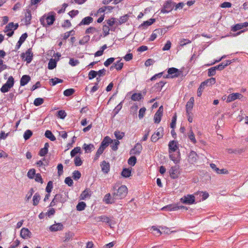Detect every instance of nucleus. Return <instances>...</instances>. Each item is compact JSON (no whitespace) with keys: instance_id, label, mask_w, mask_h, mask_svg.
<instances>
[{"instance_id":"nucleus-14","label":"nucleus","mask_w":248,"mask_h":248,"mask_svg":"<svg viewBox=\"0 0 248 248\" xmlns=\"http://www.w3.org/2000/svg\"><path fill=\"white\" fill-rule=\"evenodd\" d=\"M112 142L113 140L108 136H106L102 141L100 146L105 149Z\"/></svg>"},{"instance_id":"nucleus-40","label":"nucleus","mask_w":248,"mask_h":248,"mask_svg":"<svg viewBox=\"0 0 248 248\" xmlns=\"http://www.w3.org/2000/svg\"><path fill=\"white\" fill-rule=\"evenodd\" d=\"M188 137L190 141L193 143H196L197 141L195 138V135L194 133L193 132L192 129H191L188 134Z\"/></svg>"},{"instance_id":"nucleus-43","label":"nucleus","mask_w":248,"mask_h":248,"mask_svg":"<svg viewBox=\"0 0 248 248\" xmlns=\"http://www.w3.org/2000/svg\"><path fill=\"white\" fill-rule=\"evenodd\" d=\"M81 150L80 147H77L74 148L70 153L71 156L72 157L75 156L78 153H80Z\"/></svg>"},{"instance_id":"nucleus-27","label":"nucleus","mask_w":248,"mask_h":248,"mask_svg":"<svg viewBox=\"0 0 248 248\" xmlns=\"http://www.w3.org/2000/svg\"><path fill=\"white\" fill-rule=\"evenodd\" d=\"M93 18L91 16H87L84 18L80 23L79 24V26L82 25H89L90 23L92 22Z\"/></svg>"},{"instance_id":"nucleus-41","label":"nucleus","mask_w":248,"mask_h":248,"mask_svg":"<svg viewBox=\"0 0 248 248\" xmlns=\"http://www.w3.org/2000/svg\"><path fill=\"white\" fill-rule=\"evenodd\" d=\"M114 135L117 139L121 140L124 137V133L117 130L114 132Z\"/></svg>"},{"instance_id":"nucleus-50","label":"nucleus","mask_w":248,"mask_h":248,"mask_svg":"<svg viewBox=\"0 0 248 248\" xmlns=\"http://www.w3.org/2000/svg\"><path fill=\"white\" fill-rule=\"evenodd\" d=\"M162 116V114H159V113L156 112L154 116L155 123L158 124L161 120Z\"/></svg>"},{"instance_id":"nucleus-29","label":"nucleus","mask_w":248,"mask_h":248,"mask_svg":"<svg viewBox=\"0 0 248 248\" xmlns=\"http://www.w3.org/2000/svg\"><path fill=\"white\" fill-rule=\"evenodd\" d=\"M62 196L61 194H56L54 199L52 200L50 204V206H54L56 205V202H59Z\"/></svg>"},{"instance_id":"nucleus-10","label":"nucleus","mask_w":248,"mask_h":248,"mask_svg":"<svg viewBox=\"0 0 248 248\" xmlns=\"http://www.w3.org/2000/svg\"><path fill=\"white\" fill-rule=\"evenodd\" d=\"M114 197L112 193L110 194V193H108L106 194L104 197L103 201L106 204H112L115 202L117 200L116 199L114 198Z\"/></svg>"},{"instance_id":"nucleus-9","label":"nucleus","mask_w":248,"mask_h":248,"mask_svg":"<svg viewBox=\"0 0 248 248\" xmlns=\"http://www.w3.org/2000/svg\"><path fill=\"white\" fill-rule=\"evenodd\" d=\"M142 149V147L141 144L137 143L135 144L134 147L132 148L130 151V155H139Z\"/></svg>"},{"instance_id":"nucleus-63","label":"nucleus","mask_w":248,"mask_h":248,"mask_svg":"<svg viewBox=\"0 0 248 248\" xmlns=\"http://www.w3.org/2000/svg\"><path fill=\"white\" fill-rule=\"evenodd\" d=\"M79 63L78 60H75L73 58L70 59L69 63L72 66H75L78 65Z\"/></svg>"},{"instance_id":"nucleus-23","label":"nucleus","mask_w":248,"mask_h":248,"mask_svg":"<svg viewBox=\"0 0 248 248\" xmlns=\"http://www.w3.org/2000/svg\"><path fill=\"white\" fill-rule=\"evenodd\" d=\"M124 64L121 62V61H118L116 63H114L110 67V70H112L114 68H115L117 70H120L122 69Z\"/></svg>"},{"instance_id":"nucleus-45","label":"nucleus","mask_w":248,"mask_h":248,"mask_svg":"<svg viewBox=\"0 0 248 248\" xmlns=\"http://www.w3.org/2000/svg\"><path fill=\"white\" fill-rule=\"evenodd\" d=\"M137 162V158L135 156H131L128 160V163L129 165L134 166Z\"/></svg>"},{"instance_id":"nucleus-24","label":"nucleus","mask_w":248,"mask_h":248,"mask_svg":"<svg viewBox=\"0 0 248 248\" xmlns=\"http://www.w3.org/2000/svg\"><path fill=\"white\" fill-rule=\"evenodd\" d=\"M170 158L174 162V163H178L179 162L180 158V153L179 151L177 152L176 156L175 154H173L172 153L170 154Z\"/></svg>"},{"instance_id":"nucleus-22","label":"nucleus","mask_w":248,"mask_h":248,"mask_svg":"<svg viewBox=\"0 0 248 248\" xmlns=\"http://www.w3.org/2000/svg\"><path fill=\"white\" fill-rule=\"evenodd\" d=\"M180 209V207L176 204H169L162 208V210L177 211Z\"/></svg>"},{"instance_id":"nucleus-38","label":"nucleus","mask_w":248,"mask_h":248,"mask_svg":"<svg viewBox=\"0 0 248 248\" xmlns=\"http://www.w3.org/2000/svg\"><path fill=\"white\" fill-rule=\"evenodd\" d=\"M131 171L129 169H124L122 172V175L124 177H129L131 175Z\"/></svg>"},{"instance_id":"nucleus-12","label":"nucleus","mask_w":248,"mask_h":248,"mask_svg":"<svg viewBox=\"0 0 248 248\" xmlns=\"http://www.w3.org/2000/svg\"><path fill=\"white\" fill-rule=\"evenodd\" d=\"M25 55H26L25 61H26L28 63H30L31 62L33 57V54L31 49H29L26 51L25 53H22L21 57L24 58Z\"/></svg>"},{"instance_id":"nucleus-52","label":"nucleus","mask_w":248,"mask_h":248,"mask_svg":"<svg viewBox=\"0 0 248 248\" xmlns=\"http://www.w3.org/2000/svg\"><path fill=\"white\" fill-rule=\"evenodd\" d=\"M120 144V142L118 140H115L112 144L110 145L111 149L113 151H116L118 149V146Z\"/></svg>"},{"instance_id":"nucleus-36","label":"nucleus","mask_w":248,"mask_h":248,"mask_svg":"<svg viewBox=\"0 0 248 248\" xmlns=\"http://www.w3.org/2000/svg\"><path fill=\"white\" fill-rule=\"evenodd\" d=\"M40 200V196L39 193H36L33 197V205L36 206Z\"/></svg>"},{"instance_id":"nucleus-15","label":"nucleus","mask_w":248,"mask_h":248,"mask_svg":"<svg viewBox=\"0 0 248 248\" xmlns=\"http://www.w3.org/2000/svg\"><path fill=\"white\" fill-rule=\"evenodd\" d=\"M198 158V155L197 153L192 151L190 152L188 155V160L190 163H194L197 161Z\"/></svg>"},{"instance_id":"nucleus-31","label":"nucleus","mask_w":248,"mask_h":248,"mask_svg":"<svg viewBox=\"0 0 248 248\" xmlns=\"http://www.w3.org/2000/svg\"><path fill=\"white\" fill-rule=\"evenodd\" d=\"M45 135L46 138L49 139L51 141H55L56 140V138L52 134V133L50 130H46L45 132Z\"/></svg>"},{"instance_id":"nucleus-5","label":"nucleus","mask_w":248,"mask_h":248,"mask_svg":"<svg viewBox=\"0 0 248 248\" xmlns=\"http://www.w3.org/2000/svg\"><path fill=\"white\" fill-rule=\"evenodd\" d=\"M163 128L162 127H159L156 131L152 136L151 140L152 142H155L157 141L160 138L163 136Z\"/></svg>"},{"instance_id":"nucleus-11","label":"nucleus","mask_w":248,"mask_h":248,"mask_svg":"<svg viewBox=\"0 0 248 248\" xmlns=\"http://www.w3.org/2000/svg\"><path fill=\"white\" fill-rule=\"evenodd\" d=\"M20 236L25 239L30 238L31 236V232L26 228H23L20 231Z\"/></svg>"},{"instance_id":"nucleus-48","label":"nucleus","mask_w":248,"mask_h":248,"mask_svg":"<svg viewBox=\"0 0 248 248\" xmlns=\"http://www.w3.org/2000/svg\"><path fill=\"white\" fill-rule=\"evenodd\" d=\"M14 27V24L13 22L9 23L5 28L4 32H9L10 31H13L12 30Z\"/></svg>"},{"instance_id":"nucleus-49","label":"nucleus","mask_w":248,"mask_h":248,"mask_svg":"<svg viewBox=\"0 0 248 248\" xmlns=\"http://www.w3.org/2000/svg\"><path fill=\"white\" fill-rule=\"evenodd\" d=\"M97 75V73L96 71L91 70L88 74V78L90 80H91L95 78Z\"/></svg>"},{"instance_id":"nucleus-47","label":"nucleus","mask_w":248,"mask_h":248,"mask_svg":"<svg viewBox=\"0 0 248 248\" xmlns=\"http://www.w3.org/2000/svg\"><path fill=\"white\" fill-rule=\"evenodd\" d=\"M90 36L89 35L84 36L82 39L79 40V44L81 45H84L90 40Z\"/></svg>"},{"instance_id":"nucleus-58","label":"nucleus","mask_w":248,"mask_h":248,"mask_svg":"<svg viewBox=\"0 0 248 248\" xmlns=\"http://www.w3.org/2000/svg\"><path fill=\"white\" fill-rule=\"evenodd\" d=\"M81 177V173L78 170H75L73 173V178L75 180H78Z\"/></svg>"},{"instance_id":"nucleus-53","label":"nucleus","mask_w":248,"mask_h":248,"mask_svg":"<svg viewBox=\"0 0 248 248\" xmlns=\"http://www.w3.org/2000/svg\"><path fill=\"white\" fill-rule=\"evenodd\" d=\"M74 163L76 166H80L82 164V161L78 156H76L74 159Z\"/></svg>"},{"instance_id":"nucleus-21","label":"nucleus","mask_w":248,"mask_h":248,"mask_svg":"<svg viewBox=\"0 0 248 248\" xmlns=\"http://www.w3.org/2000/svg\"><path fill=\"white\" fill-rule=\"evenodd\" d=\"M102 171L105 173H108L110 170V165L109 163L106 161H103L101 165Z\"/></svg>"},{"instance_id":"nucleus-57","label":"nucleus","mask_w":248,"mask_h":248,"mask_svg":"<svg viewBox=\"0 0 248 248\" xmlns=\"http://www.w3.org/2000/svg\"><path fill=\"white\" fill-rule=\"evenodd\" d=\"M35 174V170L33 169H32L28 171L27 176L29 178L32 179Z\"/></svg>"},{"instance_id":"nucleus-20","label":"nucleus","mask_w":248,"mask_h":248,"mask_svg":"<svg viewBox=\"0 0 248 248\" xmlns=\"http://www.w3.org/2000/svg\"><path fill=\"white\" fill-rule=\"evenodd\" d=\"M26 12L25 15V24L28 25L31 24V10L29 9L26 10Z\"/></svg>"},{"instance_id":"nucleus-51","label":"nucleus","mask_w":248,"mask_h":248,"mask_svg":"<svg viewBox=\"0 0 248 248\" xmlns=\"http://www.w3.org/2000/svg\"><path fill=\"white\" fill-rule=\"evenodd\" d=\"M166 84V82L164 81H161L156 83L155 85V87L157 89V91H160L162 89V88Z\"/></svg>"},{"instance_id":"nucleus-56","label":"nucleus","mask_w":248,"mask_h":248,"mask_svg":"<svg viewBox=\"0 0 248 248\" xmlns=\"http://www.w3.org/2000/svg\"><path fill=\"white\" fill-rule=\"evenodd\" d=\"M243 28V25H242L241 23L237 24L235 25L234 26L232 27L231 31H236L240 29Z\"/></svg>"},{"instance_id":"nucleus-1","label":"nucleus","mask_w":248,"mask_h":248,"mask_svg":"<svg viewBox=\"0 0 248 248\" xmlns=\"http://www.w3.org/2000/svg\"><path fill=\"white\" fill-rule=\"evenodd\" d=\"M112 195L114 199L117 200L124 199L127 194L128 189L124 185H121L119 186L118 185L115 184L112 188Z\"/></svg>"},{"instance_id":"nucleus-33","label":"nucleus","mask_w":248,"mask_h":248,"mask_svg":"<svg viewBox=\"0 0 248 248\" xmlns=\"http://www.w3.org/2000/svg\"><path fill=\"white\" fill-rule=\"evenodd\" d=\"M155 21V19L154 18H150L149 20L144 21L140 27H144L145 28L148 27L150 25H151Z\"/></svg>"},{"instance_id":"nucleus-17","label":"nucleus","mask_w":248,"mask_h":248,"mask_svg":"<svg viewBox=\"0 0 248 248\" xmlns=\"http://www.w3.org/2000/svg\"><path fill=\"white\" fill-rule=\"evenodd\" d=\"M63 229V225L61 223L54 224L49 227V230L51 232H56L58 231H62Z\"/></svg>"},{"instance_id":"nucleus-13","label":"nucleus","mask_w":248,"mask_h":248,"mask_svg":"<svg viewBox=\"0 0 248 248\" xmlns=\"http://www.w3.org/2000/svg\"><path fill=\"white\" fill-rule=\"evenodd\" d=\"M168 73L169 75L171 76V78H173L178 77L180 75L181 72L178 69L172 67L168 69Z\"/></svg>"},{"instance_id":"nucleus-44","label":"nucleus","mask_w":248,"mask_h":248,"mask_svg":"<svg viewBox=\"0 0 248 248\" xmlns=\"http://www.w3.org/2000/svg\"><path fill=\"white\" fill-rule=\"evenodd\" d=\"M32 135V132L30 130H27L23 135L24 138L25 140H29Z\"/></svg>"},{"instance_id":"nucleus-55","label":"nucleus","mask_w":248,"mask_h":248,"mask_svg":"<svg viewBox=\"0 0 248 248\" xmlns=\"http://www.w3.org/2000/svg\"><path fill=\"white\" fill-rule=\"evenodd\" d=\"M53 188V182L52 181H49L47 184L46 187V191L50 193L52 190Z\"/></svg>"},{"instance_id":"nucleus-39","label":"nucleus","mask_w":248,"mask_h":248,"mask_svg":"<svg viewBox=\"0 0 248 248\" xmlns=\"http://www.w3.org/2000/svg\"><path fill=\"white\" fill-rule=\"evenodd\" d=\"M86 206V203L83 202H79L77 205V210L79 211H83Z\"/></svg>"},{"instance_id":"nucleus-6","label":"nucleus","mask_w":248,"mask_h":248,"mask_svg":"<svg viewBox=\"0 0 248 248\" xmlns=\"http://www.w3.org/2000/svg\"><path fill=\"white\" fill-rule=\"evenodd\" d=\"M180 200L183 203L191 204L194 203L195 199L192 195H187L183 197Z\"/></svg>"},{"instance_id":"nucleus-3","label":"nucleus","mask_w":248,"mask_h":248,"mask_svg":"<svg viewBox=\"0 0 248 248\" xmlns=\"http://www.w3.org/2000/svg\"><path fill=\"white\" fill-rule=\"evenodd\" d=\"M14 79L12 76L9 77L7 82L2 85L0 88V91L2 93L8 92L9 90L13 87L14 84Z\"/></svg>"},{"instance_id":"nucleus-16","label":"nucleus","mask_w":248,"mask_h":248,"mask_svg":"<svg viewBox=\"0 0 248 248\" xmlns=\"http://www.w3.org/2000/svg\"><path fill=\"white\" fill-rule=\"evenodd\" d=\"M169 154L177 151L178 149L177 142L174 140L170 141L169 143Z\"/></svg>"},{"instance_id":"nucleus-60","label":"nucleus","mask_w":248,"mask_h":248,"mask_svg":"<svg viewBox=\"0 0 248 248\" xmlns=\"http://www.w3.org/2000/svg\"><path fill=\"white\" fill-rule=\"evenodd\" d=\"M216 70L214 67L209 68L208 70V76L209 77L213 76L216 75Z\"/></svg>"},{"instance_id":"nucleus-26","label":"nucleus","mask_w":248,"mask_h":248,"mask_svg":"<svg viewBox=\"0 0 248 248\" xmlns=\"http://www.w3.org/2000/svg\"><path fill=\"white\" fill-rule=\"evenodd\" d=\"M31 80V78L28 75H24L20 79V85L25 86Z\"/></svg>"},{"instance_id":"nucleus-19","label":"nucleus","mask_w":248,"mask_h":248,"mask_svg":"<svg viewBox=\"0 0 248 248\" xmlns=\"http://www.w3.org/2000/svg\"><path fill=\"white\" fill-rule=\"evenodd\" d=\"M211 168L214 170L218 174H227L228 173V170L225 169H219L216 167V165L214 163L210 164Z\"/></svg>"},{"instance_id":"nucleus-54","label":"nucleus","mask_w":248,"mask_h":248,"mask_svg":"<svg viewBox=\"0 0 248 248\" xmlns=\"http://www.w3.org/2000/svg\"><path fill=\"white\" fill-rule=\"evenodd\" d=\"M44 102V99L42 98H37L34 101V105L35 106H39Z\"/></svg>"},{"instance_id":"nucleus-30","label":"nucleus","mask_w":248,"mask_h":248,"mask_svg":"<svg viewBox=\"0 0 248 248\" xmlns=\"http://www.w3.org/2000/svg\"><path fill=\"white\" fill-rule=\"evenodd\" d=\"M160 31L161 30L160 29L155 30L152 33L149 38V41H153L155 40L157 37L158 34L160 33Z\"/></svg>"},{"instance_id":"nucleus-25","label":"nucleus","mask_w":248,"mask_h":248,"mask_svg":"<svg viewBox=\"0 0 248 248\" xmlns=\"http://www.w3.org/2000/svg\"><path fill=\"white\" fill-rule=\"evenodd\" d=\"M216 83V78H211L209 79H207L204 81L202 82V86H209L214 84Z\"/></svg>"},{"instance_id":"nucleus-42","label":"nucleus","mask_w":248,"mask_h":248,"mask_svg":"<svg viewBox=\"0 0 248 248\" xmlns=\"http://www.w3.org/2000/svg\"><path fill=\"white\" fill-rule=\"evenodd\" d=\"M193 104L189 103L188 102H187L186 105V115H189L190 113H191V110L193 107Z\"/></svg>"},{"instance_id":"nucleus-4","label":"nucleus","mask_w":248,"mask_h":248,"mask_svg":"<svg viewBox=\"0 0 248 248\" xmlns=\"http://www.w3.org/2000/svg\"><path fill=\"white\" fill-rule=\"evenodd\" d=\"M175 3L171 0H168L164 4L163 8L161 10V12L163 13H168L173 9Z\"/></svg>"},{"instance_id":"nucleus-64","label":"nucleus","mask_w":248,"mask_h":248,"mask_svg":"<svg viewBox=\"0 0 248 248\" xmlns=\"http://www.w3.org/2000/svg\"><path fill=\"white\" fill-rule=\"evenodd\" d=\"M114 58H108V59L104 62V65L106 67H108V66L109 65H110L111 63H113V62H114Z\"/></svg>"},{"instance_id":"nucleus-8","label":"nucleus","mask_w":248,"mask_h":248,"mask_svg":"<svg viewBox=\"0 0 248 248\" xmlns=\"http://www.w3.org/2000/svg\"><path fill=\"white\" fill-rule=\"evenodd\" d=\"M94 219L97 222H105L108 224V225L111 227L112 220L108 217L106 216H101L99 217H96L94 218Z\"/></svg>"},{"instance_id":"nucleus-59","label":"nucleus","mask_w":248,"mask_h":248,"mask_svg":"<svg viewBox=\"0 0 248 248\" xmlns=\"http://www.w3.org/2000/svg\"><path fill=\"white\" fill-rule=\"evenodd\" d=\"M89 191L88 190H84L82 192L80 195V200H85L89 196Z\"/></svg>"},{"instance_id":"nucleus-7","label":"nucleus","mask_w":248,"mask_h":248,"mask_svg":"<svg viewBox=\"0 0 248 248\" xmlns=\"http://www.w3.org/2000/svg\"><path fill=\"white\" fill-rule=\"evenodd\" d=\"M169 173L171 178L176 179L178 178L180 174L179 166L175 165L172 167L169 170Z\"/></svg>"},{"instance_id":"nucleus-18","label":"nucleus","mask_w":248,"mask_h":248,"mask_svg":"<svg viewBox=\"0 0 248 248\" xmlns=\"http://www.w3.org/2000/svg\"><path fill=\"white\" fill-rule=\"evenodd\" d=\"M241 96L242 94L239 93H233L230 94L228 96L226 102L228 103L232 102L237 98H239Z\"/></svg>"},{"instance_id":"nucleus-32","label":"nucleus","mask_w":248,"mask_h":248,"mask_svg":"<svg viewBox=\"0 0 248 248\" xmlns=\"http://www.w3.org/2000/svg\"><path fill=\"white\" fill-rule=\"evenodd\" d=\"M128 17L129 16L127 14L122 16L118 20V22H117V25H121L125 23L128 20Z\"/></svg>"},{"instance_id":"nucleus-2","label":"nucleus","mask_w":248,"mask_h":248,"mask_svg":"<svg viewBox=\"0 0 248 248\" xmlns=\"http://www.w3.org/2000/svg\"><path fill=\"white\" fill-rule=\"evenodd\" d=\"M55 15L56 14L54 12H51L48 13L47 16H43L40 19L41 24L44 27L52 25L55 20Z\"/></svg>"},{"instance_id":"nucleus-46","label":"nucleus","mask_w":248,"mask_h":248,"mask_svg":"<svg viewBox=\"0 0 248 248\" xmlns=\"http://www.w3.org/2000/svg\"><path fill=\"white\" fill-rule=\"evenodd\" d=\"M75 90L74 89H68L65 90L63 92V94L65 96H69L72 95L75 93Z\"/></svg>"},{"instance_id":"nucleus-35","label":"nucleus","mask_w":248,"mask_h":248,"mask_svg":"<svg viewBox=\"0 0 248 248\" xmlns=\"http://www.w3.org/2000/svg\"><path fill=\"white\" fill-rule=\"evenodd\" d=\"M56 61L53 59H51L48 63V68L50 70L53 69L56 67Z\"/></svg>"},{"instance_id":"nucleus-37","label":"nucleus","mask_w":248,"mask_h":248,"mask_svg":"<svg viewBox=\"0 0 248 248\" xmlns=\"http://www.w3.org/2000/svg\"><path fill=\"white\" fill-rule=\"evenodd\" d=\"M63 82V80L61 79H59L57 78H51L50 79V84L52 86H54L57 83H62Z\"/></svg>"},{"instance_id":"nucleus-34","label":"nucleus","mask_w":248,"mask_h":248,"mask_svg":"<svg viewBox=\"0 0 248 248\" xmlns=\"http://www.w3.org/2000/svg\"><path fill=\"white\" fill-rule=\"evenodd\" d=\"M131 99L133 101H140L143 98L141 93H135L133 94L131 97Z\"/></svg>"},{"instance_id":"nucleus-61","label":"nucleus","mask_w":248,"mask_h":248,"mask_svg":"<svg viewBox=\"0 0 248 248\" xmlns=\"http://www.w3.org/2000/svg\"><path fill=\"white\" fill-rule=\"evenodd\" d=\"M64 182L69 186H72L73 185V180L70 177H67L65 179Z\"/></svg>"},{"instance_id":"nucleus-62","label":"nucleus","mask_w":248,"mask_h":248,"mask_svg":"<svg viewBox=\"0 0 248 248\" xmlns=\"http://www.w3.org/2000/svg\"><path fill=\"white\" fill-rule=\"evenodd\" d=\"M66 116V112L62 110L58 111V117L61 119H63Z\"/></svg>"},{"instance_id":"nucleus-28","label":"nucleus","mask_w":248,"mask_h":248,"mask_svg":"<svg viewBox=\"0 0 248 248\" xmlns=\"http://www.w3.org/2000/svg\"><path fill=\"white\" fill-rule=\"evenodd\" d=\"M83 148L84 149L85 153H90L94 149V145L93 144H87L84 143L83 146Z\"/></svg>"}]
</instances>
